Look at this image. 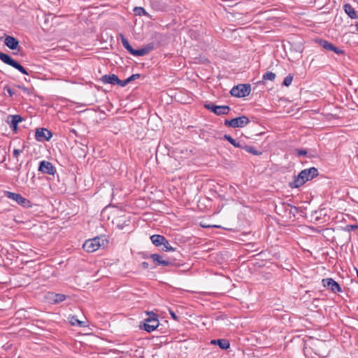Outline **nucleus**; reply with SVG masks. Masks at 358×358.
<instances>
[{
    "mask_svg": "<svg viewBox=\"0 0 358 358\" xmlns=\"http://www.w3.org/2000/svg\"><path fill=\"white\" fill-rule=\"evenodd\" d=\"M69 322L71 323V325L73 326H78V327H87V325L86 324V322L85 321H80L79 320L76 316H70L69 317Z\"/></svg>",
    "mask_w": 358,
    "mask_h": 358,
    "instance_id": "obj_22",
    "label": "nucleus"
},
{
    "mask_svg": "<svg viewBox=\"0 0 358 358\" xmlns=\"http://www.w3.org/2000/svg\"><path fill=\"white\" fill-rule=\"evenodd\" d=\"M4 43L10 50H16L19 46L18 40L11 36H6Z\"/></svg>",
    "mask_w": 358,
    "mask_h": 358,
    "instance_id": "obj_17",
    "label": "nucleus"
},
{
    "mask_svg": "<svg viewBox=\"0 0 358 358\" xmlns=\"http://www.w3.org/2000/svg\"><path fill=\"white\" fill-rule=\"evenodd\" d=\"M343 9L345 13L351 18V19H357L358 17L357 13L355 10V8L350 3H345L343 6Z\"/></svg>",
    "mask_w": 358,
    "mask_h": 358,
    "instance_id": "obj_19",
    "label": "nucleus"
},
{
    "mask_svg": "<svg viewBox=\"0 0 358 358\" xmlns=\"http://www.w3.org/2000/svg\"><path fill=\"white\" fill-rule=\"evenodd\" d=\"M0 59L4 64H8L15 69L18 70L22 74L29 75L28 71L26 69L22 66L19 62L13 59L10 55L0 52Z\"/></svg>",
    "mask_w": 358,
    "mask_h": 358,
    "instance_id": "obj_4",
    "label": "nucleus"
},
{
    "mask_svg": "<svg viewBox=\"0 0 358 358\" xmlns=\"http://www.w3.org/2000/svg\"><path fill=\"white\" fill-rule=\"evenodd\" d=\"M294 153L298 157L307 156L308 158H313L315 157V155L308 152L307 150L303 148H296L294 150Z\"/></svg>",
    "mask_w": 358,
    "mask_h": 358,
    "instance_id": "obj_23",
    "label": "nucleus"
},
{
    "mask_svg": "<svg viewBox=\"0 0 358 358\" xmlns=\"http://www.w3.org/2000/svg\"><path fill=\"white\" fill-rule=\"evenodd\" d=\"M148 317L141 322L139 327L147 332L155 331L159 325L158 315L152 312L148 313Z\"/></svg>",
    "mask_w": 358,
    "mask_h": 358,
    "instance_id": "obj_3",
    "label": "nucleus"
},
{
    "mask_svg": "<svg viewBox=\"0 0 358 358\" xmlns=\"http://www.w3.org/2000/svg\"><path fill=\"white\" fill-rule=\"evenodd\" d=\"M52 136V134L47 129L40 128L36 131L35 137L38 141H49Z\"/></svg>",
    "mask_w": 358,
    "mask_h": 358,
    "instance_id": "obj_11",
    "label": "nucleus"
},
{
    "mask_svg": "<svg viewBox=\"0 0 358 358\" xmlns=\"http://www.w3.org/2000/svg\"><path fill=\"white\" fill-rule=\"evenodd\" d=\"M150 257L153 260L155 266L162 265L164 266H170L172 263L168 260L167 256H164L162 259V256L159 254H152Z\"/></svg>",
    "mask_w": 358,
    "mask_h": 358,
    "instance_id": "obj_14",
    "label": "nucleus"
},
{
    "mask_svg": "<svg viewBox=\"0 0 358 358\" xmlns=\"http://www.w3.org/2000/svg\"><path fill=\"white\" fill-rule=\"evenodd\" d=\"M291 208L293 209V211L290 210V213H292L294 216H295V214L299 211V208L296 206H291Z\"/></svg>",
    "mask_w": 358,
    "mask_h": 358,
    "instance_id": "obj_38",
    "label": "nucleus"
},
{
    "mask_svg": "<svg viewBox=\"0 0 358 358\" xmlns=\"http://www.w3.org/2000/svg\"><path fill=\"white\" fill-rule=\"evenodd\" d=\"M66 299V296L63 294H55L53 302L55 303H59L60 302L64 301Z\"/></svg>",
    "mask_w": 358,
    "mask_h": 358,
    "instance_id": "obj_27",
    "label": "nucleus"
},
{
    "mask_svg": "<svg viewBox=\"0 0 358 358\" xmlns=\"http://www.w3.org/2000/svg\"><path fill=\"white\" fill-rule=\"evenodd\" d=\"M129 83V80L127 78L124 80H122L120 79V82L117 83V85H118L121 87H124Z\"/></svg>",
    "mask_w": 358,
    "mask_h": 358,
    "instance_id": "obj_35",
    "label": "nucleus"
},
{
    "mask_svg": "<svg viewBox=\"0 0 358 358\" xmlns=\"http://www.w3.org/2000/svg\"><path fill=\"white\" fill-rule=\"evenodd\" d=\"M210 344L217 345L222 350H227L230 346L229 341L225 338L211 340Z\"/></svg>",
    "mask_w": 358,
    "mask_h": 358,
    "instance_id": "obj_18",
    "label": "nucleus"
},
{
    "mask_svg": "<svg viewBox=\"0 0 358 358\" xmlns=\"http://www.w3.org/2000/svg\"><path fill=\"white\" fill-rule=\"evenodd\" d=\"M38 171L43 173L54 176L56 173V168L48 161L43 160L39 162Z\"/></svg>",
    "mask_w": 358,
    "mask_h": 358,
    "instance_id": "obj_10",
    "label": "nucleus"
},
{
    "mask_svg": "<svg viewBox=\"0 0 358 358\" xmlns=\"http://www.w3.org/2000/svg\"><path fill=\"white\" fill-rule=\"evenodd\" d=\"M173 252V255L171 257H168V260L171 262V264L170 266H178L180 264V262H182V255L180 253V251H178L176 248H174V251H172Z\"/></svg>",
    "mask_w": 358,
    "mask_h": 358,
    "instance_id": "obj_16",
    "label": "nucleus"
},
{
    "mask_svg": "<svg viewBox=\"0 0 358 358\" xmlns=\"http://www.w3.org/2000/svg\"><path fill=\"white\" fill-rule=\"evenodd\" d=\"M357 229H358V225H357Z\"/></svg>",
    "mask_w": 358,
    "mask_h": 358,
    "instance_id": "obj_43",
    "label": "nucleus"
},
{
    "mask_svg": "<svg viewBox=\"0 0 358 358\" xmlns=\"http://www.w3.org/2000/svg\"><path fill=\"white\" fill-rule=\"evenodd\" d=\"M241 148L245 150L246 152H248L249 153H251V154H252L254 155L259 156V155H262V152L258 151L257 150H256L252 146H250V145H247L243 144V147Z\"/></svg>",
    "mask_w": 358,
    "mask_h": 358,
    "instance_id": "obj_26",
    "label": "nucleus"
},
{
    "mask_svg": "<svg viewBox=\"0 0 358 358\" xmlns=\"http://www.w3.org/2000/svg\"><path fill=\"white\" fill-rule=\"evenodd\" d=\"M141 266L144 269H147L149 267V264L147 262H143L141 263Z\"/></svg>",
    "mask_w": 358,
    "mask_h": 358,
    "instance_id": "obj_40",
    "label": "nucleus"
},
{
    "mask_svg": "<svg viewBox=\"0 0 358 358\" xmlns=\"http://www.w3.org/2000/svg\"><path fill=\"white\" fill-rule=\"evenodd\" d=\"M15 87L20 89L21 90H22L27 94H30V91H29V88H27V87H26L24 86H22V85H15Z\"/></svg>",
    "mask_w": 358,
    "mask_h": 358,
    "instance_id": "obj_34",
    "label": "nucleus"
},
{
    "mask_svg": "<svg viewBox=\"0 0 358 358\" xmlns=\"http://www.w3.org/2000/svg\"><path fill=\"white\" fill-rule=\"evenodd\" d=\"M100 241L101 239L99 237L87 240L83 245V248L87 252H95L101 247Z\"/></svg>",
    "mask_w": 358,
    "mask_h": 358,
    "instance_id": "obj_8",
    "label": "nucleus"
},
{
    "mask_svg": "<svg viewBox=\"0 0 358 358\" xmlns=\"http://www.w3.org/2000/svg\"><path fill=\"white\" fill-rule=\"evenodd\" d=\"M318 43L323 48H324L327 50L333 51L337 55H342L344 53V51L343 50H341L340 48L336 47L333 43H331L326 40L320 39L318 41Z\"/></svg>",
    "mask_w": 358,
    "mask_h": 358,
    "instance_id": "obj_13",
    "label": "nucleus"
},
{
    "mask_svg": "<svg viewBox=\"0 0 358 358\" xmlns=\"http://www.w3.org/2000/svg\"><path fill=\"white\" fill-rule=\"evenodd\" d=\"M322 283L324 287L334 294L342 292V288L341 285L331 278L322 279Z\"/></svg>",
    "mask_w": 358,
    "mask_h": 358,
    "instance_id": "obj_9",
    "label": "nucleus"
},
{
    "mask_svg": "<svg viewBox=\"0 0 358 358\" xmlns=\"http://www.w3.org/2000/svg\"><path fill=\"white\" fill-rule=\"evenodd\" d=\"M4 195L7 198L15 201L17 204L20 205L22 207L29 208L31 206V201L23 197L20 194L5 191Z\"/></svg>",
    "mask_w": 358,
    "mask_h": 358,
    "instance_id": "obj_7",
    "label": "nucleus"
},
{
    "mask_svg": "<svg viewBox=\"0 0 358 358\" xmlns=\"http://www.w3.org/2000/svg\"><path fill=\"white\" fill-rule=\"evenodd\" d=\"M3 90L4 91H6L8 93L10 96H13L14 94H15V91L8 85H6L3 87Z\"/></svg>",
    "mask_w": 358,
    "mask_h": 358,
    "instance_id": "obj_32",
    "label": "nucleus"
},
{
    "mask_svg": "<svg viewBox=\"0 0 358 358\" xmlns=\"http://www.w3.org/2000/svg\"><path fill=\"white\" fill-rule=\"evenodd\" d=\"M275 77H276L275 73H274L271 71H267L263 75L262 80L257 82V83L264 85L267 80L274 81V80L275 79Z\"/></svg>",
    "mask_w": 358,
    "mask_h": 358,
    "instance_id": "obj_21",
    "label": "nucleus"
},
{
    "mask_svg": "<svg viewBox=\"0 0 358 358\" xmlns=\"http://www.w3.org/2000/svg\"><path fill=\"white\" fill-rule=\"evenodd\" d=\"M223 139L229 141L231 145H233L236 148H241L243 147V143H241L240 142H236L235 139H234L231 136L228 134H224L223 136Z\"/></svg>",
    "mask_w": 358,
    "mask_h": 358,
    "instance_id": "obj_25",
    "label": "nucleus"
},
{
    "mask_svg": "<svg viewBox=\"0 0 358 358\" xmlns=\"http://www.w3.org/2000/svg\"><path fill=\"white\" fill-rule=\"evenodd\" d=\"M169 313L171 316V317L176 320V321H178V317L176 315V314L171 310H169Z\"/></svg>",
    "mask_w": 358,
    "mask_h": 358,
    "instance_id": "obj_37",
    "label": "nucleus"
},
{
    "mask_svg": "<svg viewBox=\"0 0 358 358\" xmlns=\"http://www.w3.org/2000/svg\"><path fill=\"white\" fill-rule=\"evenodd\" d=\"M117 227H119V229H123V226L122 225H120L118 224Z\"/></svg>",
    "mask_w": 358,
    "mask_h": 358,
    "instance_id": "obj_42",
    "label": "nucleus"
},
{
    "mask_svg": "<svg viewBox=\"0 0 358 358\" xmlns=\"http://www.w3.org/2000/svg\"><path fill=\"white\" fill-rule=\"evenodd\" d=\"M204 108L213 113L214 114L217 111V106L215 105L212 102H208L204 104Z\"/></svg>",
    "mask_w": 358,
    "mask_h": 358,
    "instance_id": "obj_29",
    "label": "nucleus"
},
{
    "mask_svg": "<svg viewBox=\"0 0 358 358\" xmlns=\"http://www.w3.org/2000/svg\"><path fill=\"white\" fill-rule=\"evenodd\" d=\"M165 237L162 235L154 234L150 236L151 242L156 247H161L165 241Z\"/></svg>",
    "mask_w": 358,
    "mask_h": 358,
    "instance_id": "obj_20",
    "label": "nucleus"
},
{
    "mask_svg": "<svg viewBox=\"0 0 358 358\" xmlns=\"http://www.w3.org/2000/svg\"><path fill=\"white\" fill-rule=\"evenodd\" d=\"M230 110L231 108L228 106H217V109L215 114L217 115H227Z\"/></svg>",
    "mask_w": 358,
    "mask_h": 358,
    "instance_id": "obj_24",
    "label": "nucleus"
},
{
    "mask_svg": "<svg viewBox=\"0 0 358 358\" xmlns=\"http://www.w3.org/2000/svg\"><path fill=\"white\" fill-rule=\"evenodd\" d=\"M141 76V75L139 73L132 74L131 76L127 78V79L129 80V83H131L138 78H140Z\"/></svg>",
    "mask_w": 358,
    "mask_h": 358,
    "instance_id": "obj_33",
    "label": "nucleus"
},
{
    "mask_svg": "<svg viewBox=\"0 0 358 358\" xmlns=\"http://www.w3.org/2000/svg\"><path fill=\"white\" fill-rule=\"evenodd\" d=\"M293 80V76L291 74L287 76L282 82V85L289 87Z\"/></svg>",
    "mask_w": 358,
    "mask_h": 358,
    "instance_id": "obj_31",
    "label": "nucleus"
},
{
    "mask_svg": "<svg viewBox=\"0 0 358 358\" xmlns=\"http://www.w3.org/2000/svg\"><path fill=\"white\" fill-rule=\"evenodd\" d=\"M346 228L348 231L353 230L354 229H357V225H347Z\"/></svg>",
    "mask_w": 358,
    "mask_h": 358,
    "instance_id": "obj_39",
    "label": "nucleus"
},
{
    "mask_svg": "<svg viewBox=\"0 0 358 358\" xmlns=\"http://www.w3.org/2000/svg\"><path fill=\"white\" fill-rule=\"evenodd\" d=\"M162 35L159 33H155L153 34V38L159 41L162 38ZM121 42L123 47L132 55L134 56H144L148 55L152 50H153L157 46L159 45L160 42L158 41L157 44H155L154 42L149 43L143 46V48L139 49H134L131 45L129 44L128 40L124 36V35L120 34Z\"/></svg>",
    "mask_w": 358,
    "mask_h": 358,
    "instance_id": "obj_1",
    "label": "nucleus"
},
{
    "mask_svg": "<svg viewBox=\"0 0 358 358\" xmlns=\"http://www.w3.org/2000/svg\"><path fill=\"white\" fill-rule=\"evenodd\" d=\"M134 12L136 15H148V13L143 7H135L134 8Z\"/></svg>",
    "mask_w": 358,
    "mask_h": 358,
    "instance_id": "obj_30",
    "label": "nucleus"
},
{
    "mask_svg": "<svg viewBox=\"0 0 358 358\" xmlns=\"http://www.w3.org/2000/svg\"><path fill=\"white\" fill-rule=\"evenodd\" d=\"M22 152V150H18V149H14L13 150V155L14 157L15 158H18L20 154Z\"/></svg>",
    "mask_w": 358,
    "mask_h": 358,
    "instance_id": "obj_36",
    "label": "nucleus"
},
{
    "mask_svg": "<svg viewBox=\"0 0 358 358\" xmlns=\"http://www.w3.org/2000/svg\"><path fill=\"white\" fill-rule=\"evenodd\" d=\"M22 120L23 119L20 115H9L7 117L6 122L13 131H17L18 123Z\"/></svg>",
    "mask_w": 358,
    "mask_h": 358,
    "instance_id": "obj_12",
    "label": "nucleus"
},
{
    "mask_svg": "<svg viewBox=\"0 0 358 358\" xmlns=\"http://www.w3.org/2000/svg\"><path fill=\"white\" fill-rule=\"evenodd\" d=\"M355 27H356V31L358 32V22H356Z\"/></svg>",
    "mask_w": 358,
    "mask_h": 358,
    "instance_id": "obj_41",
    "label": "nucleus"
},
{
    "mask_svg": "<svg viewBox=\"0 0 358 358\" xmlns=\"http://www.w3.org/2000/svg\"><path fill=\"white\" fill-rule=\"evenodd\" d=\"M100 80L105 84L117 85V83L120 82L118 76L115 74H106L103 76Z\"/></svg>",
    "mask_w": 358,
    "mask_h": 358,
    "instance_id": "obj_15",
    "label": "nucleus"
},
{
    "mask_svg": "<svg viewBox=\"0 0 358 358\" xmlns=\"http://www.w3.org/2000/svg\"><path fill=\"white\" fill-rule=\"evenodd\" d=\"M251 92V85L250 84H238L231 88L230 94L231 96L243 98L248 96Z\"/></svg>",
    "mask_w": 358,
    "mask_h": 358,
    "instance_id": "obj_5",
    "label": "nucleus"
},
{
    "mask_svg": "<svg viewBox=\"0 0 358 358\" xmlns=\"http://www.w3.org/2000/svg\"><path fill=\"white\" fill-rule=\"evenodd\" d=\"M161 247H162V250L164 251V252L174 251V248H173L170 245L169 242L168 241V240L166 238H165L164 243Z\"/></svg>",
    "mask_w": 358,
    "mask_h": 358,
    "instance_id": "obj_28",
    "label": "nucleus"
},
{
    "mask_svg": "<svg viewBox=\"0 0 358 358\" xmlns=\"http://www.w3.org/2000/svg\"><path fill=\"white\" fill-rule=\"evenodd\" d=\"M318 175V170L315 167L303 169L296 176L294 177L293 181L289 182V187L291 188H299L306 182L316 178Z\"/></svg>",
    "mask_w": 358,
    "mask_h": 358,
    "instance_id": "obj_2",
    "label": "nucleus"
},
{
    "mask_svg": "<svg viewBox=\"0 0 358 358\" xmlns=\"http://www.w3.org/2000/svg\"><path fill=\"white\" fill-rule=\"evenodd\" d=\"M249 123V119L245 115L224 120V125L231 128H243L246 127Z\"/></svg>",
    "mask_w": 358,
    "mask_h": 358,
    "instance_id": "obj_6",
    "label": "nucleus"
}]
</instances>
